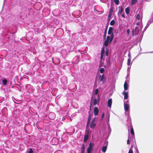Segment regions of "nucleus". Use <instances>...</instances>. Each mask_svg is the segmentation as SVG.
Instances as JSON below:
<instances>
[{"instance_id":"obj_38","label":"nucleus","mask_w":153,"mask_h":153,"mask_svg":"<svg viewBox=\"0 0 153 153\" xmlns=\"http://www.w3.org/2000/svg\"><path fill=\"white\" fill-rule=\"evenodd\" d=\"M130 140L129 139H128L127 140V144H130Z\"/></svg>"},{"instance_id":"obj_28","label":"nucleus","mask_w":153,"mask_h":153,"mask_svg":"<svg viewBox=\"0 0 153 153\" xmlns=\"http://www.w3.org/2000/svg\"><path fill=\"white\" fill-rule=\"evenodd\" d=\"M28 150H29V151L28 152V153H33V152L32 149L30 148L28 149Z\"/></svg>"},{"instance_id":"obj_1","label":"nucleus","mask_w":153,"mask_h":153,"mask_svg":"<svg viewBox=\"0 0 153 153\" xmlns=\"http://www.w3.org/2000/svg\"><path fill=\"white\" fill-rule=\"evenodd\" d=\"M114 37V34L112 33L111 36H107L106 39V40H105L104 43V45L107 47V46L109 44V43H110L113 40V38Z\"/></svg>"},{"instance_id":"obj_3","label":"nucleus","mask_w":153,"mask_h":153,"mask_svg":"<svg viewBox=\"0 0 153 153\" xmlns=\"http://www.w3.org/2000/svg\"><path fill=\"white\" fill-rule=\"evenodd\" d=\"M89 130L86 129L85 132V135L84 141V142H86L88 139L89 137Z\"/></svg>"},{"instance_id":"obj_27","label":"nucleus","mask_w":153,"mask_h":153,"mask_svg":"<svg viewBox=\"0 0 153 153\" xmlns=\"http://www.w3.org/2000/svg\"><path fill=\"white\" fill-rule=\"evenodd\" d=\"M104 71H105L104 69L103 68H102L100 69V71L101 73H102L104 72Z\"/></svg>"},{"instance_id":"obj_25","label":"nucleus","mask_w":153,"mask_h":153,"mask_svg":"<svg viewBox=\"0 0 153 153\" xmlns=\"http://www.w3.org/2000/svg\"><path fill=\"white\" fill-rule=\"evenodd\" d=\"M140 15L139 14H138L136 16V19L137 20H139L140 19Z\"/></svg>"},{"instance_id":"obj_9","label":"nucleus","mask_w":153,"mask_h":153,"mask_svg":"<svg viewBox=\"0 0 153 153\" xmlns=\"http://www.w3.org/2000/svg\"><path fill=\"white\" fill-rule=\"evenodd\" d=\"M98 98L97 100L96 98L94 99V105H96L97 103V102H99L100 97L99 95H98Z\"/></svg>"},{"instance_id":"obj_33","label":"nucleus","mask_w":153,"mask_h":153,"mask_svg":"<svg viewBox=\"0 0 153 153\" xmlns=\"http://www.w3.org/2000/svg\"><path fill=\"white\" fill-rule=\"evenodd\" d=\"M108 50H106V51H105V55L106 56H108Z\"/></svg>"},{"instance_id":"obj_12","label":"nucleus","mask_w":153,"mask_h":153,"mask_svg":"<svg viewBox=\"0 0 153 153\" xmlns=\"http://www.w3.org/2000/svg\"><path fill=\"white\" fill-rule=\"evenodd\" d=\"M85 149V144H82V145L81 149V153H84Z\"/></svg>"},{"instance_id":"obj_29","label":"nucleus","mask_w":153,"mask_h":153,"mask_svg":"<svg viewBox=\"0 0 153 153\" xmlns=\"http://www.w3.org/2000/svg\"><path fill=\"white\" fill-rule=\"evenodd\" d=\"M114 1L116 5H117L119 4V0H114Z\"/></svg>"},{"instance_id":"obj_30","label":"nucleus","mask_w":153,"mask_h":153,"mask_svg":"<svg viewBox=\"0 0 153 153\" xmlns=\"http://www.w3.org/2000/svg\"><path fill=\"white\" fill-rule=\"evenodd\" d=\"M98 92H99V90H98V89H96L95 91V92L94 93V94L95 95L97 94L98 93Z\"/></svg>"},{"instance_id":"obj_4","label":"nucleus","mask_w":153,"mask_h":153,"mask_svg":"<svg viewBox=\"0 0 153 153\" xmlns=\"http://www.w3.org/2000/svg\"><path fill=\"white\" fill-rule=\"evenodd\" d=\"M99 80L100 81L105 82L106 80V78L105 77L104 74H103L102 75H99Z\"/></svg>"},{"instance_id":"obj_7","label":"nucleus","mask_w":153,"mask_h":153,"mask_svg":"<svg viewBox=\"0 0 153 153\" xmlns=\"http://www.w3.org/2000/svg\"><path fill=\"white\" fill-rule=\"evenodd\" d=\"M113 28L111 27H109L108 32V35H110L112 33L113 34Z\"/></svg>"},{"instance_id":"obj_42","label":"nucleus","mask_w":153,"mask_h":153,"mask_svg":"<svg viewBox=\"0 0 153 153\" xmlns=\"http://www.w3.org/2000/svg\"><path fill=\"white\" fill-rule=\"evenodd\" d=\"M109 116H110L109 115H108V120H109Z\"/></svg>"},{"instance_id":"obj_6","label":"nucleus","mask_w":153,"mask_h":153,"mask_svg":"<svg viewBox=\"0 0 153 153\" xmlns=\"http://www.w3.org/2000/svg\"><path fill=\"white\" fill-rule=\"evenodd\" d=\"M112 103V100L111 98L109 99L108 101V107L111 108Z\"/></svg>"},{"instance_id":"obj_16","label":"nucleus","mask_w":153,"mask_h":153,"mask_svg":"<svg viewBox=\"0 0 153 153\" xmlns=\"http://www.w3.org/2000/svg\"><path fill=\"white\" fill-rule=\"evenodd\" d=\"M125 12L127 14H129L130 12V9L128 7H127L126 8Z\"/></svg>"},{"instance_id":"obj_18","label":"nucleus","mask_w":153,"mask_h":153,"mask_svg":"<svg viewBox=\"0 0 153 153\" xmlns=\"http://www.w3.org/2000/svg\"><path fill=\"white\" fill-rule=\"evenodd\" d=\"M139 31V27H136L135 28V33H138Z\"/></svg>"},{"instance_id":"obj_5","label":"nucleus","mask_w":153,"mask_h":153,"mask_svg":"<svg viewBox=\"0 0 153 153\" xmlns=\"http://www.w3.org/2000/svg\"><path fill=\"white\" fill-rule=\"evenodd\" d=\"M99 110L97 107H95L94 108V114L95 115H97L98 114Z\"/></svg>"},{"instance_id":"obj_24","label":"nucleus","mask_w":153,"mask_h":153,"mask_svg":"<svg viewBox=\"0 0 153 153\" xmlns=\"http://www.w3.org/2000/svg\"><path fill=\"white\" fill-rule=\"evenodd\" d=\"M105 52V47H103L102 49L101 54L104 55Z\"/></svg>"},{"instance_id":"obj_2","label":"nucleus","mask_w":153,"mask_h":153,"mask_svg":"<svg viewBox=\"0 0 153 153\" xmlns=\"http://www.w3.org/2000/svg\"><path fill=\"white\" fill-rule=\"evenodd\" d=\"M94 146V143L90 142L89 143V146L87 149V153H91V152L93 150V148Z\"/></svg>"},{"instance_id":"obj_20","label":"nucleus","mask_w":153,"mask_h":153,"mask_svg":"<svg viewBox=\"0 0 153 153\" xmlns=\"http://www.w3.org/2000/svg\"><path fill=\"white\" fill-rule=\"evenodd\" d=\"M7 81L6 79H3L2 81V83L4 85H6L7 82Z\"/></svg>"},{"instance_id":"obj_37","label":"nucleus","mask_w":153,"mask_h":153,"mask_svg":"<svg viewBox=\"0 0 153 153\" xmlns=\"http://www.w3.org/2000/svg\"><path fill=\"white\" fill-rule=\"evenodd\" d=\"M103 56L104 55L101 54L100 58L101 59H103Z\"/></svg>"},{"instance_id":"obj_10","label":"nucleus","mask_w":153,"mask_h":153,"mask_svg":"<svg viewBox=\"0 0 153 153\" xmlns=\"http://www.w3.org/2000/svg\"><path fill=\"white\" fill-rule=\"evenodd\" d=\"M91 114H89V116H88V121L87 122V127H88V125L89 124L91 120Z\"/></svg>"},{"instance_id":"obj_8","label":"nucleus","mask_w":153,"mask_h":153,"mask_svg":"<svg viewBox=\"0 0 153 153\" xmlns=\"http://www.w3.org/2000/svg\"><path fill=\"white\" fill-rule=\"evenodd\" d=\"M123 94L124 95V99H126L128 98V93L127 92H125V91H123Z\"/></svg>"},{"instance_id":"obj_41","label":"nucleus","mask_w":153,"mask_h":153,"mask_svg":"<svg viewBox=\"0 0 153 153\" xmlns=\"http://www.w3.org/2000/svg\"><path fill=\"white\" fill-rule=\"evenodd\" d=\"M122 16L123 17V18H124L125 17V15H124V14L123 13V14H122Z\"/></svg>"},{"instance_id":"obj_17","label":"nucleus","mask_w":153,"mask_h":153,"mask_svg":"<svg viewBox=\"0 0 153 153\" xmlns=\"http://www.w3.org/2000/svg\"><path fill=\"white\" fill-rule=\"evenodd\" d=\"M106 149H107V146H105L102 147V151L104 153H105L106 152Z\"/></svg>"},{"instance_id":"obj_13","label":"nucleus","mask_w":153,"mask_h":153,"mask_svg":"<svg viewBox=\"0 0 153 153\" xmlns=\"http://www.w3.org/2000/svg\"><path fill=\"white\" fill-rule=\"evenodd\" d=\"M124 87L125 91L127 90L128 88V84L126 82H125L124 83Z\"/></svg>"},{"instance_id":"obj_21","label":"nucleus","mask_w":153,"mask_h":153,"mask_svg":"<svg viewBox=\"0 0 153 153\" xmlns=\"http://www.w3.org/2000/svg\"><path fill=\"white\" fill-rule=\"evenodd\" d=\"M137 2V0H131V5H133L134 4H136Z\"/></svg>"},{"instance_id":"obj_43","label":"nucleus","mask_w":153,"mask_h":153,"mask_svg":"<svg viewBox=\"0 0 153 153\" xmlns=\"http://www.w3.org/2000/svg\"><path fill=\"white\" fill-rule=\"evenodd\" d=\"M50 114H49V116L50 115Z\"/></svg>"},{"instance_id":"obj_11","label":"nucleus","mask_w":153,"mask_h":153,"mask_svg":"<svg viewBox=\"0 0 153 153\" xmlns=\"http://www.w3.org/2000/svg\"><path fill=\"white\" fill-rule=\"evenodd\" d=\"M124 109L126 111H127L129 109V106L128 104H126L124 105Z\"/></svg>"},{"instance_id":"obj_15","label":"nucleus","mask_w":153,"mask_h":153,"mask_svg":"<svg viewBox=\"0 0 153 153\" xmlns=\"http://www.w3.org/2000/svg\"><path fill=\"white\" fill-rule=\"evenodd\" d=\"M108 27V26L107 25L106 26V28L105 30L104 33V38H105L106 36V33H107V29Z\"/></svg>"},{"instance_id":"obj_35","label":"nucleus","mask_w":153,"mask_h":153,"mask_svg":"<svg viewBox=\"0 0 153 153\" xmlns=\"http://www.w3.org/2000/svg\"><path fill=\"white\" fill-rule=\"evenodd\" d=\"M104 116V114L103 113L102 114V120L103 119Z\"/></svg>"},{"instance_id":"obj_14","label":"nucleus","mask_w":153,"mask_h":153,"mask_svg":"<svg viewBox=\"0 0 153 153\" xmlns=\"http://www.w3.org/2000/svg\"><path fill=\"white\" fill-rule=\"evenodd\" d=\"M96 126V123H91V124H90V128H94Z\"/></svg>"},{"instance_id":"obj_36","label":"nucleus","mask_w":153,"mask_h":153,"mask_svg":"<svg viewBox=\"0 0 153 153\" xmlns=\"http://www.w3.org/2000/svg\"><path fill=\"white\" fill-rule=\"evenodd\" d=\"M95 121V118H94L92 120V121H91V123H94V122Z\"/></svg>"},{"instance_id":"obj_23","label":"nucleus","mask_w":153,"mask_h":153,"mask_svg":"<svg viewBox=\"0 0 153 153\" xmlns=\"http://www.w3.org/2000/svg\"><path fill=\"white\" fill-rule=\"evenodd\" d=\"M131 133L132 135H134V132L132 127L131 128Z\"/></svg>"},{"instance_id":"obj_32","label":"nucleus","mask_w":153,"mask_h":153,"mask_svg":"<svg viewBox=\"0 0 153 153\" xmlns=\"http://www.w3.org/2000/svg\"><path fill=\"white\" fill-rule=\"evenodd\" d=\"M123 11V9L122 8V7H121L120 8V13H121Z\"/></svg>"},{"instance_id":"obj_39","label":"nucleus","mask_w":153,"mask_h":153,"mask_svg":"<svg viewBox=\"0 0 153 153\" xmlns=\"http://www.w3.org/2000/svg\"><path fill=\"white\" fill-rule=\"evenodd\" d=\"M140 22H138L137 24H136V25H138V26H140Z\"/></svg>"},{"instance_id":"obj_26","label":"nucleus","mask_w":153,"mask_h":153,"mask_svg":"<svg viewBox=\"0 0 153 153\" xmlns=\"http://www.w3.org/2000/svg\"><path fill=\"white\" fill-rule=\"evenodd\" d=\"M131 59L130 58H129L128 59L127 65H130L131 64Z\"/></svg>"},{"instance_id":"obj_31","label":"nucleus","mask_w":153,"mask_h":153,"mask_svg":"<svg viewBox=\"0 0 153 153\" xmlns=\"http://www.w3.org/2000/svg\"><path fill=\"white\" fill-rule=\"evenodd\" d=\"M111 15L108 14V21H109L111 18Z\"/></svg>"},{"instance_id":"obj_40","label":"nucleus","mask_w":153,"mask_h":153,"mask_svg":"<svg viewBox=\"0 0 153 153\" xmlns=\"http://www.w3.org/2000/svg\"><path fill=\"white\" fill-rule=\"evenodd\" d=\"M129 31H130V30H129V29H128L127 30V32L128 34Z\"/></svg>"},{"instance_id":"obj_22","label":"nucleus","mask_w":153,"mask_h":153,"mask_svg":"<svg viewBox=\"0 0 153 153\" xmlns=\"http://www.w3.org/2000/svg\"><path fill=\"white\" fill-rule=\"evenodd\" d=\"M115 22L114 20L113 19L110 22V25L111 26L114 25L115 24Z\"/></svg>"},{"instance_id":"obj_34","label":"nucleus","mask_w":153,"mask_h":153,"mask_svg":"<svg viewBox=\"0 0 153 153\" xmlns=\"http://www.w3.org/2000/svg\"><path fill=\"white\" fill-rule=\"evenodd\" d=\"M128 153H133V152L132 150L131 149H130Z\"/></svg>"},{"instance_id":"obj_19","label":"nucleus","mask_w":153,"mask_h":153,"mask_svg":"<svg viewBox=\"0 0 153 153\" xmlns=\"http://www.w3.org/2000/svg\"><path fill=\"white\" fill-rule=\"evenodd\" d=\"M113 11V7H111L109 11V14L112 15V13Z\"/></svg>"}]
</instances>
